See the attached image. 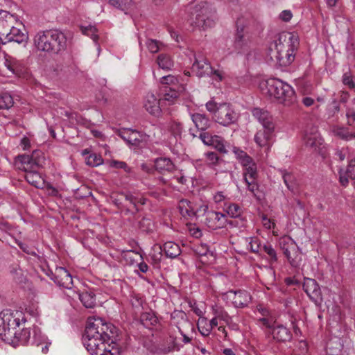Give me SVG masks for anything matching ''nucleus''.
<instances>
[{
  "instance_id": "a18cd8bd",
  "label": "nucleus",
  "mask_w": 355,
  "mask_h": 355,
  "mask_svg": "<svg viewBox=\"0 0 355 355\" xmlns=\"http://www.w3.org/2000/svg\"><path fill=\"white\" fill-rule=\"evenodd\" d=\"M261 250H263L264 252H266L271 262H275L277 261V256L276 251L275 249L272 247L270 244H264L262 246Z\"/></svg>"
},
{
  "instance_id": "e433bc0d",
  "label": "nucleus",
  "mask_w": 355,
  "mask_h": 355,
  "mask_svg": "<svg viewBox=\"0 0 355 355\" xmlns=\"http://www.w3.org/2000/svg\"><path fill=\"white\" fill-rule=\"evenodd\" d=\"M197 325L199 331L204 336H209L211 332V324L208 322V320L206 318H200Z\"/></svg>"
},
{
  "instance_id": "603ef678",
  "label": "nucleus",
  "mask_w": 355,
  "mask_h": 355,
  "mask_svg": "<svg viewBox=\"0 0 355 355\" xmlns=\"http://www.w3.org/2000/svg\"><path fill=\"white\" fill-rule=\"evenodd\" d=\"M205 156L206 157V161L209 165H216L218 164L219 160V157L217 153L215 152H207L205 153Z\"/></svg>"
},
{
  "instance_id": "20e7f679",
  "label": "nucleus",
  "mask_w": 355,
  "mask_h": 355,
  "mask_svg": "<svg viewBox=\"0 0 355 355\" xmlns=\"http://www.w3.org/2000/svg\"><path fill=\"white\" fill-rule=\"evenodd\" d=\"M298 42L296 37L290 33L283 32L275 42V49H271L272 59L281 67L291 64L295 59V50Z\"/></svg>"
},
{
  "instance_id": "58836bf2",
  "label": "nucleus",
  "mask_w": 355,
  "mask_h": 355,
  "mask_svg": "<svg viewBox=\"0 0 355 355\" xmlns=\"http://www.w3.org/2000/svg\"><path fill=\"white\" fill-rule=\"evenodd\" d=\"M233 151L243 166L249 165V164L253 162L252 159L243 150L234 147Z\"/></svg>"
},
{
  "instance_id": "69168bd1",
  "label": "nucleus",
  "mask_w": 355,
  "mask_h": 355,
  "mask_svg": "<svg viewBox=\"0 0 355 355\" xmlns=\"http://www.w3.org/2000/svg\"><path fill=\"white\" fill-rule=\"evenodd\" d=\"M20 248L26 254L36 256L37 254L30 247H28L26 244L21 243L19 245Z\"/></svg>"
},
{
  "instance_id": "052dcab7",
  "label": "nucleus",
  "mask_w": 355,
  "mask_h": 355,
  "mask_svg": "<svg viewBox=\"0 0 355 355\" xmlns=\"http://www.w3.org/2000/svg\"><path fill=\"white\" fill-rule=\"evenodd\" d=\"M347 153L348 148H343L340 150H336V152L335 153V156L338 157L340 161H343L345 159Z\"/></svg>"
},
{
  "instance_id": "f704fd0d",
  "label": "nucleus",
  "mask_w": 355,
  "mask_h": 355,
  "mask_svg": "<svg viewBox=\"0 0 355 355\" xmlns=\"http://www.w3.org/2000/svg\"><path fill=\"white\" fill-rule=\"evenodd\" d=\"M245 169L243 173L244 180L248 181L250 180H256L257 177V166L255 163L253 162L249 164V165L243 166Z\"/></svg>"
},
{
  "instance_id": "c9c22d12",
  "label": "nucleus",
  "mask_w": 355,
  "mask_h": 355,
  "mask_svg": "<svg viewBox=\"0 0 355 355\" xmlns=\"http://www.w3.org/2000/svg\"><path fill=\"white\" fill-rule=\"evenodd\" d=\"M15 338V343L21 342L23 344H26L28 342L31 338V331L28 328L24 327V325L20 329H18V334L16 335Z\"/></svg>"
},
{
  "instance_id": "f257e3e1",
  "label": "nucleus",
  "mask_w": 355,
  "mask_h": 355,
  "mask_svg": "<svg viewBox=\"0 0 355 355\" xmlns=\"http://www.w3.org/2000/svg\"><path fill=\"white\" fill-rule=\"evenodd\" d=\"M116 327L102 318H89L83 343L92 355H116Z\"/></svg>"
},
{
  "instance_id": "bf43d9fd",
  "label": "nucleus",
  "mask_w": 355,
  "mask_h": 355,
  "mask_svg": "<svg viewBox=\"0 0 355 355\" xmlns=\"http://www.w3.org/2000/svg\"><path fill=\"white\" fill-rule=\"evenodd\" d=\"M111 166L114 167L116 168H123L126 172H130V168L128 166L127 164L124 162L114 160L111 162Z\"/></svg>"
},
{
  "instance_id": "49530a36",
  "label": "nucleus",
  "mask_w": 355,
  "mask_h": 355,
  "mask_svg": "<svg viewBox=\"0 0 355 355\" xmlns=\"http://www.w3.org/2000/svg\"><path fill=\"white\" fill-rule=\"evenodd\" d=\"M249 247L250 251L254 253H259V251H261L262 245L259 240L256 238H250V241L249 242Z\"/></svg>"
},
{
  "instance_id": "4c0bfd02",
  "label": "nucleus",
  "mask_w": 355,
  "mask_h": 355,
  "mask_svg": "<svg viewBox=\"0 0 355 355\" xmlns=\"http://www.w3.org/2000/svg\"><path fill=\"white\" fill-rule=\"evenodd\" d=\"M176 348V345L174 338H170L169 340L166 341V343H162L159 345L157 352L159 354H166Z\"/></svg>"
},
{
  "instance_id": "412c9836",
  "label": "nucleus",
  "mask_w": 355,
  "mask_h": 355,
  "mask_svg": "<svg viewBox=\"0 0 355 355\" xmlns=\"http://www.w3.org/2000/svg\"><path fill=\"white\" fill-rule=\"evenodd\" d=\"M303 141L306 146L310 148H316L321 144V138L318 128L311 126L305 130Z\"/></svg>"
},
{
  "instance_id": "13d9d810",
  "label": "nucleus",
  "mask_w": 355,
  "mask_h": 355,
  "mask_svg": "<svg viewBox=\"0 0 355 355\" xmlns=\"http://www.w3.org/2000/svg\"><path fill=\"white\" fill-rule=\"evenodd\" d=\"M120 196L126 201H128L130 204L133 205V207H136V200H137V196H135L130 193H121Z\"/></svg>"
},
{
  "instance_id": "1a4fd4ad",
  "label": "nucleus",
  "mask_w": 355,
  "mask_h": 355,
  "mask_svg": "<svg viewBox=\"0 0 355 355\" xmlns=\"http://www.w3.org/2000/svg\"><path fill=\"white\" fill-rule=\"evenodd\" d=\"M279 244L290 264L295 268L299 267L302 256L296 243L290 236H284L280 238Z\"/></svg>"
},
{
  "instance_id": "c85d7f7f",
  "label": "nucleus",
  "mask_w": 355,
  "mask_h": 355,
  "mask_svg": "<svg viewBox=\"0 0 355 355\" xmlns=\"http://www.w3.org/2000/svg\"><path fill=\"white\" fill-rule=\"evenodd\" d=\"M25 179L26 181L36 188H42L44 181L37 172V170L26 171Z\"/></svg>"
},
{
  "instance_id": "c03bdc74",
  "label": "nucleus",
  "mask_w": 355,
  "mask_h": 355,
  "mask_svg": "<svg viewBox=\"0 0 355 355\" xmlns=\"http://www.w3.org/2000/svg\"><path fill=\"white\" fill-rule=\"evenodd\" d=\"M227 213L232 218H238L241 216V209L237 204H230L227 207Z\"/></svg>"
},
{
  "instance_id": "5701e85b",
  "label": "nucleus",
  "mask_w": 355,
  "mask_h": 355,
  "mask_svg": "<svg viewBox=\"0 0 355 355\" xmlns=\"http://www.w3.org/2000/svg\"><path fill=\"white\" fill-rule=\"evenodd\" d=\"M339 181L340 184L346 187L349 183V178L355 180V158L349 161L346 171L339 170Z\"/></svg>"
},
{
  "instance_id": "9d476101",
  "label": "nucleus",
  "mask_w": 355,
  "mask_h": 355,
  "mask_svg": "<svg viewBox=\"0 0 355 355\" xmlns=\"http://www.w3.org/2000/svg\"><path fill=\"white\" fill-rule=\"evenodd\" d=\"M6 20L0 19V27H3V30H0V34L5 36V41L0 38L1 43L6 44L7 42H14L25 46L28 40V33L25 30L22 31L8 24L6 26Z\"/></svg>"
},
{
  "instance_id": "7c9ffc66",
  "label": "nucleus",
  "mask_w": 355,
  "mask_h": 355,
  "mask_svg": "<svg viewBox=\"0 0 355 355\" xmlns=\"http://www.w3.org/2000/svg\"><path fill=\"white\" fill-rule=\"evenodd\" d=\"M79 299L86 308H94L96 305V295L92 291H83L79 294Z\"/></svg>"
},
{
  "instance_id": "a878e982",
  "label": "nucleus",
  "mask_w": 355,
  "mask_h": 355,
  "mask_svg": "<svg viewBox=\"0 0 355 355\" xmlns=\"http://www.w3.org/2000/svg\"><path fill=\"white\" fill-rule=\"evenodd\" d=\"M252 115L261 123L263 127L275 126L272 116L266 111L259 108L252 110Z\"/></svg>"
},
{
  "instance_id": "4be33fe9",
  "label": "nucleus",
  "mask_w": 355,
  "mask_h": 355,
  "mask_svg": "<svg viewBox=\"0 0 355 355\" xmlns=\"http://www.w3.org/2000/svg\"><path fill=\"white\" fill-rule=\"evenodd\" d=\"M159 250V254L162 256V252L164 251L167 257L174 259L178 257L181 254L180 246L172 241L166 242L163 246L157 245L155 247Z\"/></svg>"
},
{
  "instance_id": "9b49d317",
  "label": "nucleus",
  "mask_w": 355,
  "mask_h": 355,
  "mask_svg": "<svg viewBox=\"0 0 355 355\" xmlns=\"http://www.w3.org/2000/svg\"><path fill=\"white\" fill-rule=\"evenodd\" d=\"M243 21V18L238 19L236 21L237 28L234 42V49L239 53L248 51L251 43L250 36Z\"/></svg>"
},
{
  "instance_id": "dca6fc26",
  "label": "nucleus",
  "mask_w": 355,
  "mask_h": 355,
  "mask_svg": "<svg viewBox=\"0 0 355 355\" xmlns=\"http://www.w3.org/2000/svg\"><path fill=\"white\" fill-rule=\"evenodd\" d=\"M199 137L205 145L213 146L221 153H227L224 144V139L222 137L218 135H212L209 132H201Z\"/></svg>"
},
{
  "instance_id": "3c124183",
  "label": "nucleus",
  "mask_w": 355,
  "mask_h": 355,
  "mask_svg": "<svg viewBox=\"0 0 355 355\" xmlns=\"http://www.w3.org/2000/svg\"><path fill=\"white\" fill-rule=\"evenodd\" d=\"M109 1L114 7L124 10L127 8L130 0H109Z\"/></svg>"
},
{
  "instance_id": "393cba45",
  "label": "nucleus",
  "mask_w": 355,
  "mask_h": 355,
  "mask_svg": "<svg viewBox=\"0 0 355 355\" xmlns=\"http://www.w3.org/2000/svg\"><path fill=\"white\" fill-rule=\"evenodd\" d=\"M155 168L161 173L172 172L175 170V165L173 162L166 157H159L155 159Z\"/></svg>"
},
{
  "instance_id": "774afa93",
  "label": "nucleus",
  "mask_w": 355,
  "mask_h": 355,
  "mask_svg": "<svg viewBox=\"0 0 355 355\" xmlns=\"http://www.w3.org/2000/svg\"><path fill=\"white\" fill-rule=\"evenodd\" d=\"M6 65L8 69L11 71L15 72L17 68L16 63L15 61H12L9 59L6 60Z\"/></svg>"
},
{
  "instance_id": "338daca9",
  "label": "nucleus",
  "mask_w": 355,
  "mask_h": 355,
  "mask_svg": "<svg viewBox=\"0 0 355 355\" xmlns=\"http://www.w3.org/2000/svg\"><path fill=\"white\" fill-rule=\"evenodd\" d=\"M262 221L263 226L267 229H271L274 226V223H272L271 220L267 218L266 215L262 216Z\"/></svg>"
},
{
  "instance_id": "423d86ee",
  "label": "nucleus",
  "mask_w": 355,
  "mask_h": 355,
  "mask_svg": "<svg viewBox=\"0 0 355 355\" xmlns=\"http://www.w3.org/2000/svg\"><path fill=\"white\" fill-rule=\"evenodd\" d=\"M190 10L188 20L191 25L204 29L214 25V11L207 2H200L191 7Z\"/></svg>"
},
{
  "instance_id": "cd10ccee",
  "label": "nucleus",
  "mask_w": 355,
  "mask_h": 355,
  "mask_svg": "<svg viewBox=\"0 0 355 355\" xmlns=\"http://www.w3.org/2000/svg\"><path fill=\"white\" fill-rule=\"evenodd\" d=\"M184 91L185 87L184 85L177 86V88L165 87L163 100L173 103Z\"/></svg>"
},
{
  "instance_id": "ea45409f",
  "label": "nucleus",
  "mask_w": 355,
  "mask_h": 355,
  "mask_svg": "<svg viewBox=\"0 0 355 355\" xmlns=\"http://www.w3.org/2000/svg\"><path fill=\"white\" fill-rule=\"evenodd\" d=\"M282 178L288 189L293 192L295 188V180L293 175L291 173L284 172Z\"/></svg>"
},
{
  "instance_id": "f8f14e48",
  "label": "nucleus",
  "mask_w": 355,
  "mask_h": 355,
  "mask_svg": "<svg viewBox=\"0 0 355 355\" xmlns=\"http://www.w3.org/2000/svg\"><path fill=\"white\" fill-rule=\"evenodd\" d=\"M116 134L128 144L136 147L140 146L146 140V135L130 128L119 129Z\"/></svg>"
},
{
  "instance_id": "e2e57ef3",
  "label": "nucleus",
  "mask_w": 355,
  "mask_h": 355,
  "mask_svg": "<svg viewBox=\"0 0 355 355\" xmlns=\"http://www.w3.org/2000/svg\"><path fill=\"white\" fill-rule=\"evenodd\" d=\"M293 15L290 10H284L281 12L279 17L284 21H289L292 18Z\"/></svg>"
},
{
  "instance_id": "37998d69",
  "label": "nucleus",
  "mask_w": 355,
  "mask_h": 355,
  "mask_svg": "<svg viewBox=\"0 0 355 355\" xmlns=\"http://www.w3.org/2000/svg\"><path fill=\"white\" fill-rule=\"evenodd\" d=\"M80 29L84 35L90 36L94 41L96 42L98 40V36L96 34L97 30L95 26L92 25L87 26H82Z\"/></svg>"
},
{
  "instance_id": "79ce46f5",
  "label": "nucleus",
  "mask_w": 355,
  "mask_h": 355,
  "mask_svg": "<svg viewBox=\"0 0 355 355\" xmlns=\"http://www.w3.org/2000/svg\"><path fill=\"white\" fill-rule=\"evenodd\" d=\"M160 83L163 85H168L171 86H166L167 87H176L177 86H180L181 85L178 84V79L177 77H175L172 75H168L163 76L161 78Z\"/></svg>"
},
{
  "instance_id": "a211bd4d",
  "label": "nucleus",
  "mask_w": 355,
  "mask_h": 355,
  "mask_svg": "<svg viewBox=\"0 0 355 355\" xmlns=\"http://www.w3.org/2000/svg\"><path fill=\"white\" fill-rule=\"evenodd\" d=\"M52 279L60 287L71 289L73 286L72 277L64 268H57L53 275Z\"/></svg>"
},
{
  "instance_id": "7ed1b4c3",
  "label": "nucleus",
  "mask_w": 355,
  "mask_h": 355,
  "mask_svg": "<svg viewBox=\"0 0 355 355\" xmlns=\"http://www.w3.org/2000/svg\"><path fill=\"white\" fill-rule=\"evenodd\" d=\"M259 87L263 94L274 98L285 106H291L297 102L293 88L277 78H269L260 83Z\"/></svg>"
},
{
  "instance_id": "864d4df0",
  "label": "nucleus",
  "mask_w": 355,
  "mask_h": 355,
  "mask_svg": "<svg viewBox=\"0 0 355 355\" xmlns=\"http://www.w3.org/2000/svg\"><path fill=\"white\" fill-rule=\"evenodd\" d=\"M0 102L2 103L4 109H9L13 105V100L11 96L4 94L0 98Z\"/></svg>"
},
{
  "instance_id": "4d7b16f0",
  "label": "nucleus",
  "mask_w": 355,
  "mask_h": 355,
  "mask_svg": "<svg viewBox=\"0 0 355 355\" xmlns=\"http://www.w3.org/2000/svg\"><path fill=\"white\" fill-rule=\"evenodd\" d=\"M343 83L351 89H355V83L353 80L352 76L345 73L343 76Z\"/></svg>"
},
{
  "instance_id": "09e8293b",
  "label": "nucleus",
  "mask_w": 355,
  "mask_h": 355,
  "mask_svg": "<svg viewBox=\"0 0 355 355\" xmlns=\"http://www.w3.org/2000/svg\"><path fill=\"white\" fill-rule=\"evenodd\" d=\"M248 186V190L257 198H259L258 195L259 192V186L256 182V180H250L248 181H245Z\"/></svg>"
},
{
  "instance_id": "0e129e2a",
  "label": "nucleus",
  "mask_w": 355,
  "mask_h": 355,
  "mask_svg": "<svg viewBox=\"0 0 355 355\" xmlns=\"http://www.w3.org/2000/svg\"><path fill=\"white\" fill-rule=\"evenodd\" d=\"M209 76L216 80H222L223 79V73L218 69H214L212 68V72Z\"/></svg>"
},
{
  "instance_id": "f03ea898",
  "label": "nucleus",
  "mask_w": 355,
  "mask_h": 355,
  "mask_svg": "<svg viewBox=\"0 0 355 355\" xmlns=\"http://www.w3.org/2000/svg\"><path fill=\"white\" fill-rule=\"evenodd\" d=\"M34 45L39 51L49 55L61 54L67 49L65 35L56 29L39 31L34 37Z\"/></svg>"
},
{
  "instance_id": "5fc2aeb1",
  "label": "nucleus",
  "mask_w": 355,
  "mask_h": 355,
  "mask_svg": "<svg viewBox=\"0 0 355 355\" xmlns=\"http://www.w3.org/2000/svg\"><path fill=\"white\" fill-rule=\"evenodd\" d=\"M182 125L180 122H171L170 130L174 135H180L182 132Z\"/></svg>"
},
{
  "instance_id": "6e6d98bb",
  "label": "nucleus",
  "mask_w": 355,
  "mask_h": 355,
  "mask_svg": "<svg viewBox=\"0 0 355 355\" xmlns=\"http://www.w3.org/2000/svg\"><path fill=\"white\" fill-rule=\"evenodd\" d=\"M196 252L200 256H207L210 254L211 256L213 255L212 252L209 250V248L207 244L203 243L200 245L198 246L196 248Z\"/></svg>"
},
{
  "instance_id": "ddd939ff",
  "label": "nucleus",
  "mask_w": 355,
  "mask_h": 355,
  "mask_svg": "<svg viewBox=\"0 0 355 355\" xmlns=\"http://www.w3.org/2000/svg\"><path fill=\"white\" fill-rule=\"evenodd\" d=\"M171 323L176 326L180 333L193 331V324L189 320L185 312L175 310L171 313Z\"/></svg>"
},
{
  "instance_id": "a19ab883",
  "label": "nucleus",
  "mask_w": 355,
  "mask_h": 355,
  "mask_svg": "<svg viewBox=\"0 0 355 355\" xmlns=\"http://www.w3.org/2000/svg\"><path fill=\"white\" fill-rule=\"evenodd\" d=\"M103 159L100 155L93 153L86 158V164L92 167L97 166L103 164Z\"/></svg>"
},
{
  "instance_id": "0eeeda50",
  "label": "nucleus",
  "mask_w": 355,
  "mask_h": 355,
  "mask_svg": "<svg viewBox=\"0 0 355 355\" xmlns=\"http://www.w3.org/2000/svg\"><path fill=\"white\" fill-rule=\"evenodd\" d=\"M206 108L214 114L216 122L223 126H228L238 120V115L227 103L218 105L216 102L210 101L206 103Z\"/></svg>"
},
{
  "instance_id": "680f3d73",
  "label": "nucleus",
  "mask_w": 355,
  "mask_h": 355,
  "mask_svg": "<svg viewBox=\"0 0 355 355\" xmlns=\"http://www.w3.org/2000/svg\"><path fill=\"white\" fill-rule=\"evenodd\" d=\"M346 116L348 119V124L355 125V111L349 110L347 112Z\"/></svg>"
},
{
  "instance_id": "de8ad7c7",
  "label": "nucleus",
  "mask_w": 355,
  "mask_h": 355,
  "mask_svg": "<svg viewBox=\"0 0 355 355\" xmlns=\"http://www.w3.org/2000/svg\"><path fill=\"white\" fill-rule=\"evenodd\" d=\"M146 44L148 51L152 53H155L159 50V42L156 40L148 39Z\"/></svg>"
},
{
  "instance_id": "bb28decb",
  "label": "nucleus",
  "mask_w": 355,
  "mask_h": 355,
  "mask_svg": "<svg viewBox=\"0 0 355 355\" xmlns=\"http://www.w3.org/2000/svg\"><path fill=\"white\" fill-rule=\"evenodd\" d=\"M144 107L150 114L157 115L160 113L159 102L153 94L146 96Z\"/></svg>"
},
{
  "instance_id": "f3484780",
  "label": "nucleus",
  "mask_w": 355,
  "mask_h": 355,
  "mask_svg": "<svg viewBox=\"0 0 355 355\" xmlns=\"http://www.w3.org/2000/svg\"><path fill=\"white\" fill-rule=\"evenodd\" d=\"M227 222V219L225 214L214 211L207 212L206 224L209 228L217 230L224 227Z\"/></svg>"
},
{
  "instance_id": "aec40b11",
  "label": "nucleus",
  "mask_w": 355,
  "mask_h": 355,
  "mask_svg": "<svg viewBox=\"0 0 355 355\" xmlns=\"http://www.w3.org/2000/svg\"><path fill=\"white\" fill-rule=\"evenodd\" d=\"M303 288L307 295L314 302L321 298V291L317 282L311 278H304Z\"/></svg>"
},
{
  "instance_id": "39448f33",
  "label": "nucleus",
  "mask_w": 355,
  "mask_h": 355,
  "mask_svg": "<svg viewBox=\"0 0 355 355\" xmlns=\"http://www.w3.org/2000/svg\"><path fill=\"white\" fill-rule=\"evenodd\" d=\"M24 313L19 311L3 310L0 313V338L8 343L15 342L18 329L26 322Z\"/></svg>"
},
{
  "instance_id": "2eb2a0df",
  "label": "nucleus",
  "mask_w": 355,
  "mask_h": 355,
  "mask_svg": "<svg viewBox=\"0 0 355 355\" xmlns=\"http://www.w3.org/2000/svg\"><path fill=\"white\" fill-rule=\"evenodd\" d=\"M275 126L263 127L254 135V141L260 147H264L268 150L271 146Z\"/></svg>"
},
{
  "instance_id": "4468645a",
  "label": "nucleus",
  "mask_w": 355,
  "mask_h": 355,
  "mask_svg": "<svg viewBox=\"0 0 355 355\" xmlns=\"http://www.w3.org/2000/svg\"><path fill=\"white\" fill-rule=\"evenodd\" d=\"M191 70L197 76L203 77L211 75L212 67L207 58L199 55L195 57V61L192 64Z\"/></svg>"
},
{
  "instance_id": "6e6552de",
  "label": "nucleus",
  "mask_w": 355,
  "mask_h": 355,
  "mask_svg": "<svg viewBox=\"0 0 355 355\" xmlns=\"http://www.w3.org/2000/svg\"><path fill=\"white\" fill-rule=\"evenodd\" d=\"M44 162V153L40 150H33L31 155H19L15 158V165L24 171L38 170Z\"/></svg>"
},
{
  "instance_id": "c756f323",
  "label": "nucleus",
  "mask_w": 355,
  "mask_h": 355,
  "mask_svg": "<svg viewBox=\"0 0 355 355\" xmlns=\"http://www.w3.org/2000/svg\"><path fill=\"white\" fill-rule=\"evenodd\" d=\"M191 119L198 130L205 131L209 127V120L205 114L196 113L191 115Z\"/></svg>"
},
{
  "instance_id": "473e14b6",
  "label": "nucleus",
  "mask_w": 355,
  "mask_h": 355,
  "mask_svg": "<svg viewBox=\"0 0 355 355\" xmlns=\"http://www.w3.org/2000/svg\"><path fill=\"white\" fill-rule=\"evenodd\" d=\"M159 67L164 70H170L173 67V61L166 54H160L157 59Z\"/></svg>"
},
{
  "instance_id": "b1692460",
  "label": "nucleus",
  "mask_w": 355,
  "mask_h": 355,
  "mask_svg": "<svg viewBox=\"0 0 355 355\" xmlns=\"http://www.w3.org/2000/svg\"><path fill=\"white\" fill-rule=\"evenodd\" d=\"M273 338L277 342H288L292 339V334L288 329L283 325L274 327L272 331Z\"/></svg>"
},
{
  "instance_id": "72a5a7b5",
  "label": "nucleus",
  "mask_w": 355,
  "mask_h": 355,
  "mask_svg": "<svg viewBox=\"0 0 355 355\" xmlns=\"http://www.w3.org/2000/svg\"><path fill=\"white\" fill-rule=\"evenodd\" d=\"M180 214L184 216L193 217L196 216V212L193 211L191 206V202L187 200L180 201L179 206Z\"/></svg>"
},
{
  "instance_id": "2f4dec72",
  "label": "nucleus",
  "mask_w": 355,
  "mask_h": 355,
  "mask_svg": "<svg viewBox=\"0 0 355 355\" xmlns=\"http://www.w3.org/2000/svg\"><path fill=\"white\" fill-rule=\"evenodd\" d=\"M157 322V318L152 312H144L140 315V322L147 328L156 325Z\"/></svg>"
},
{
  "instance_id": "8fccbe9b",
  "label": "nucleus",
  "mask_w": 355,
  "mask_h": 355,
  "mask_svg": "<svg viewBox=\"0 0 355 355\" xmlns=\"http://www.w3.org/2000/svg\"><path fill=\"white\" fill-rule=\"evenodd\" d=\"M139 227L143 232H149L152 230V222L148 218H143L139 222Z\"/></svg>"
},
{
  "instance_id": "6ab92c4d",
  "label": "nucleus",
  "mask_w": 355,
  "mask_h": 355,
  "mask_svg": "<svg viewBox=\"0 0 355 355\" xmlns=\"http://www.w3.org/2000/svg\"><path fill=\"white\" fill-rule=\"evenodd\" d=\"M228 294L232 300V304L236 308H243L248 306L251 301V296L246 291H230Z\"/></svg>"
}]
</instances>
